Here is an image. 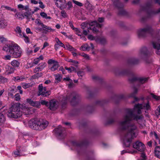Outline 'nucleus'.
Wrapping results in <instances>:
<instances>
[{"label":"nucleus","mask_w":160,"mask_h":160,"mask_svg":"<svg viewBox=\"0 0 160 160\" xmlns=\"http://www.w3.org/2000/svg\"><path fill=\"white\" fill-rule=\"evenodd\" d=\"M156 113L157 115H160V105L157 108Z\"/></svg>","instance_id":"052dcab7"},{"label":"nucleus","mask_w":160,"mask_h":160,"mask_svg":"<svg viewBox=\"0 0 160 160\" xmlns=\"http://www.w3.org/2000/svg\"><path fill=\"white\" fill-rule=\"evenodd\" d=\"M38 88V96L41 95L43 97H47L51 93L50 91H47L46 88L45 87H43L42 84L39 85Z\"/></svg>","instance_id":"0eeeda50"},{"label":"nucleus","mask_w":160,"mask_h":160,"mask_svg":"<svg viewBox=\"0 0 160 160\" xmlns=\"http://www.w3.org/2000/svg\"><path fill=\"white\" fill-rule=\"evenodd\" d=\"M152 31L151 26H148L145 28L139 30L138 31V35L139 37H144L146 34L150 33Z\"/></svg>","instance_id":"6e6552de"},{"label":"nucleus","mask_w":160,"mask_h":160,"mask_svg":"<svg viewBox=\"0 0 160 160\" xmlns=\"http://www.w3.org/2000/svg\"><path fill=\"white\" fill-rule=\"evenodd\" d=\"M8 25V22L5 19H1V24L0 25V28H4Z\"/></svg>","instance_id":"b1692460"},{"label":"nucleus","mask_w":160,"mask_h":160,"mask_svg":"<svg viewBox=\"0 0 160 160\" xmlns=\"http://www.w3.org/2000/svg\"><path fill=\"white\" fill-rule=\"evenodd\" d=\"M72 144L74 147L76 148V149L79 148H81L82 146V144L76 142H72Z\"/></svg>","instance_id":"c85d7f7f"},{"label":"nucleus","mask_w":160,"mask_h":160,"mask_svg":"<svg viewBox=\"0 0 160 160\" xmlns=\"http://www.w3.org/2000/svg\"><path fill=\"white\" fill-rule=\"evenodd\" d=\"M18 8L20 9L23 10H24V6L22 4H19L18 5Z\"/></svg>","instance_id":"0e129e2a"},{"label":"nucleus","mask_w":160,"mask_h":160,"mask_svg":"<svg viewBox=\"0 0 160 160\" xmlns=\"http://www.w3.org/2000/svg\"><path fill=\"white\" fill-rule=\"evenodd\" d=\"M12 66L14 68H18L20 65V62L17 60H13L11 62Z\"/></svg>","instance_id":"5701e85b"},{"label":"nucleus","mask_w":160,"mask_h":160,"mask_svg":"<svg viewBox=\"0 0 160 160\" xmlns=\"http://www.w3.org/2000/svg\"><path fill=\"white\" fill-rule=\"evenodd\" d=\"M28 122L30 127L34 130L41 131L45 129L48 124V122L42 119H32L29 121L23 122L25 125H26V122Z\"/></svg>","instance_id":"7ed1b4c3"},{"label":"nucleus","mask_w":160,"mask_h":160,"mask_svg":"<svg viewBox=\"0 0 160 160\" xmlns=\"http://www.w3.org/2000/svg\"><path fill=\"white\" fill-rule=\"evenodd\" d=\"M79 96L75 92H73L70 94H68L66 97L64 98L62 102L65 104L67 101L70 102L72 105H74V103L76 102L79 99Z\"/></svg>","instance_id":"423d86ee"},{"label":"nucleus","mask_w":160,"mask_h":160,"mask_svg":"<svg viewBox=\"0 0 160 160\" xmlns=\"http://www.w3.org/2000/svg\"><path fill=\"white\" fill-rule=\"evenodd\" d=\"M15 98L17 101H18L20 100V96L19 93H16L15 95Z\"/></svg>","instance_id":"6e6d98bb"},{"label":"nucleus","mask_w":160,"mask_h":160,"mask_svg":"<svg viewBox=\"0 0 160 160\" xmlns=\"http://www.w3.org/2000/svg\"><path fill=\"white\" fill-rule=\"evenodd\" d=\"M55 77V80L57 81H55L56 83H58L60 81L62 77L59 74H55L54 75Z\"/></svg>","instance_id":"2f4dec72"},{"label":"nucleus","mask_w":160,"mask_h":160,"mask_svg":"<svg viewBox=\"0 0 160 160\" xmlns=\"http://www.w3.org/2000/svg\"><path fill=\"white\" fill-rule=\"evenodd\" d=\"M59 105V102L57 101L52 99L50 100L49 103V108L52 110L57 109Z\"/></svg>","instance_id":"f8f14e48"},{"label":"nucleus","mask_w":160,"mask_h":160,"mask_svg":"<svg viewBox=\"0 0 160 160\" xmlns=\"http://www.w3.org/2000/svg\"><path fill=\"white\" fill-rule=\"evenodd\" d=\"M7 79L4 77L1 76L0 77V83H1L6 82H7Z\"/></svg>","instance_id":"e433bc0d"},{"label":"nucleus","mask_w":160,"mask_h":160,"mask_svg":"<svg viewBox=\"0 0 160 160\" xmlns=\"http://www.w3.org/2000/svg\"><path fill=\"white\" fill-rule=\"evenodd\" d=\"M138 89L136 87L134 88H133V92L132 93H131L130 95V97H133L134 98L135 101H134L132 102L133 103H134L135 101H137L138 100V98L136 97H135V95L136 93H137V92H138Z\"/></svg>","instance_id":"4be33fe9"},{"label":"nucleus","mask_w":160,"mask_h":160,"mask_svg":"<svg viewBox=\"0 0 160 160\" xmlns=\"http://www.w3.org/2000/svg\"><path fill=\"white\" fill-rule=\"evenodd\" d=\"M66 48L67 49L69 50L70 51H77V50L76 49L74 48L69 44L66 45Z\"/></svg>","instance_id":"c9c22d12"},{"label":"nucleus","mask_w":160,"mask_h":160,"mask_svg":"<svg viewBox=\"0 0 160 160\" xmlns=\"http://www.w3.org/2000/svg\"><path fill=\"white\" fill-rule=\"evenodd\" d=\"M57 6L60 9L66 8L67 7V3L65 0H57L55 2Z\"/></svg>","instance_id":"ddd939ff"},{"label":"nucleus","mask_w":160,"mask_h":160,"mask_svg":"<svg viewBox=\"0 0 160 160\" xmlns=\"http://www.w3.org/2000/svg\"><path fill=\"white\" fill-rule=\"evenodd\" d=\"M31 108H29L28 107L25 106H22V110L23 113L25 115L29 114H31Z\"/></svg>","instance_id":"6ab92c4d"},{"label":"nucleus","mask_w":160,"mask_h":160,"mask_svg":"<svg viewBox=\"0 0 160 160\" xmlns=\"http://www.w3.org/2000/svg\"><path fill=\"white\" fill-rule=\"evenodd\" d=\"M43 57L41 55L39 56V57L35 58L33 61V63L35 64H37L41 60H43Z\"/></svg>","instance_id":"393cba45"},{"label":"nucleus","mask_w":160,"mask_h":160,"mask_svg":"<svg viewBox=\"0 0 160 160\" xmlns=\"http://www.w3.org/2000/svg\"><path fill=\"white\" fill-rule=\"evenodd\" d=\"M71 62L72 63V65L76 67H77V65L78 64V62L75 60H73Z\"/></svg>","instance_id":"e2e57ef3"},{"label":"nucleus","mask_w":160,"mask_h":160,"mask_svg":"<svg viewBox=\"0 0 160 160\" xmlns=\"http://www.w3.org/2000/svg\"><path fill=\"white\" fill-rule=\"evenodd\" d=\"M88 38L90 40H95L97 42H98L102 44H104L106 42V39L104 38H102L99 39H96V38L93 36L92 35H89L88 36Z\"/></svg>","instance_id":"dca6fc26"},{"label":"nucleus","mask_w":160,"mask_h":160,"mask_svg":"<svg viewBox=\"0 0 160 160\" xmlns=\"http://www.w3.org/2000/svg\"><path fill=\"white\" fill-rule=\"evenodd\" d=\"M138 60L136 58L133 59L132 60L131 63L132 64H137L138 62Z\"/></svg>","instance_id":"5fc2aeb1"},{"label":"nucleus","mask_w":160,"mask_h":160,"mask_svg":"<svg viewBox=\"0 0 160 160\" xmlns=\"http://www.w3.org/2000/svg\"><path fill=\"white\" fill-rule=\"evenodd\" d=\"M41 104L43 105H45L46 106H49V103L48 102L46 101L45 100H42L41 101L40 104Z\"/></svg>","instance_id":"de8ad7c7"},{"label":"nucleus","mask_w":160,"mask_h":160,"mask_svg":"<svg viewBox=\"0 0 160 160\" xmlns=\"http://www.w3.org/2000/svg\"><path fill=\"white\" fill-rule=\"evenodd\" d=\"M153 135L156 139V141L157 142L160 138L158 137V134L156 132H154Z\"/></svg>","instance_id":"680f3d73"},{"label":"nucleus","mask_w":160,"mask_h":160,"mask_svg":"<svg viewBox=\"0 0 160 160\" xmlns=\"http://www.w3.org/2000/svg\"><path fill=\"white\" fill-rule=\"evenodd\" d=\"M77 74L79 77H82L84 75V72L82 71H79L77 72Z\"/></svg>","instance_id":"8fccbe9b"},{"label":"nucleus","mask_w":160,"mask_h":160,"mask_svg":"<svg viewBox=\"0 0 160 160\" xmlns=\"http://www.w3.org/2000/svg\"><path fill=\"white\" fill-rule=\"evenodd\" d=\"M42 70L41 68L39 66L37 67L34 69L33 70L34 72L36 73L37 72L41 71Z\"/></svg>","instance_id":"49530a36"},{"label":"nucleus","mask_w":160,"mask_h":160,"mask_svg":"<svg viewBox=\"0 0 160 160\" xmlns=\"http://www.w3.org/2000/svg\"><path fill=\"white\" fill-rule=\"evenodd\" d=\"M22 114V112L20 110V104L15 103L9 108L8 116L11 118H17L21 117Z\"/></svg>","instance_id":"20e7f679"},{"label":"nucleus","mask_w":160,"mask_h":160,"mask_svg":"<svg viewBox=\"0 0 160 160\" xmlns=\"http://www.w3.org/2000/svg\"><path fill=\"white\" fill-rule=\"evenodd\" d=\"M40 15L43 18L46 19H51V18L50 16H48L47 14L44 12H41L40 13Z\"/></svg>","instance_id":"c756f323"},{"label":"nucleus","mask_w":160,"mask_h":160,"mask_svg":"<svg viewBox=\"0 0 160 160\" xmlns=\"http://www.w3.org/2000/svg\"><path fill=\"white\" fill-rule=\"evenodd\" d=\"M5 68L6 71L7 72L8 74H11L14 71V69L13 68L8 65L5 66Z\"/></svg>","instance_id":"aec40b11"},{"label":"nucleus","mask_w":160,"mask_h":160,"mask_svg":"<svg viewBox=\"0 0 160 160\" xmlns=\"http://www.w3.org/2000/svg\"><path fill=\"white\" fill-rule=\"evenodd\" d=\"M35 22L38 26H41L42 27V26H44V24L39 19H37L36 20Z\"/></svg>","instance_id":"4c0bfd02"},{"label":"nucleus","mask_w":160,"mask_h":160,"mask_svg":"<svg viewBox=\"0 0 160 160\" xmlns=\"http://www.w3.org/2000/svg\"><path fill=\"white\" fill-rule=\"evenodd\" d=\"M81 49L83 51L89 50L90 49V47L87 44H85L81 47Z\"/></svg>","instance_id":"bb28decb"},{"label":"nucleus","mask_w":160,"mask_h":160,"mask_svg":"<svg viewBox=\"0 0 160 160\" xmlns=\"http://www.w3.org/2000/svg\"><path fill=\"white\" fill-rule=\"evenodd\" d=\"M146 49V48H143L142 50H141L140 51V52L139 54L140 56L142 58V57L146 55V53L144 52L143 51H145Z\"/></svg>","instance_id":"473e14b6"},{"label":"nucleus","mask_w":160,"mask_h":160,"mask_svg":"<svg viewBox=\"0 0 160 160\" xmlns=\"http://www.w3.org/2000/svg\"><path fill=\"white\" fill-rule=\"evenodd\" d=\"M81 56H82V57H84L85 58H86L87 59H89V56L87 54H86L84 53H83L81 55Z\"/></svg>","instance_id":"69168bd1"},{"label":"nucleus","mask_w":160,"mask_h":160,"mask_svg":"<svg viewBox=\"0 0 160 160\" xmlns=\"http://www.w3.org/2000/svg\"><path fill=\"white\" fill-rule=\"evenodd\" d=\"M4 8L8 10H10L11 11L14 12H17L16 9L12 8L9 7H8L7 6H6L4 7Z\"/></svg>","instance_id":"c03bdc74"},{"label":"nucleus","mask_w":160,"mask_h":160,"mask_svg":"<svg viewBox=\"0 0 160 160\" xmlns=\"http://www.w3.org/2000/svg\"><path fill=\"white\" fill-rule=\"evenodd\" d=\"M2 50L9 54L4 56V58L5 60H10L11 58H19L22 53L21 48L17 44L15 43L5 44L3 47Z\"/></svg>","instance_id":"f03ea898"},{"label":"nucleus","mask_w":160,"mask_h":160,"mask_svg":"<svg viewBox=\"0 0 160 160\" xmlns=\"http://www.w3.org/2000/svg\"><path fill=\"white\" fill-rule=\"evenodd\" d=\"M65 130L64 128H62L61 126L59 125L58 127L54 130L55 133L58 136H60L63 131Z\"/></svg>","instance_id":"a211bd4d"},{"label":"nucleus","mask_w":160,"mask_h":160,"mask_svg":"<svg viewBox=\"0 0 160 160\" xmlns=\"http://www.w3.org/2000/svg\"><path fill=\"white\" fill-rule=\"evenodd\" d=\"M14 80L16 81H22L23 80L24 78L22 76L21 77H14Z\"/></svg>","instance_id":"a18cd8bd"},{"label":"nucleus","mask_w":160,"mask_h":160,"mask_svg":"<svg viewBox=\"0 0 160 160\" xmlns=\"http://www.w3.org/2000/svg\"><path fill=\"white\" fill-rule=\"evenodd\" d=\"M5 118L3 115L1 113H0V123H3L5 121Z\"/></svg>","instance_id":"ea45409f"},{"label":"nucleus","mask_w":160,"mask_h":160,"mask_svg":"<svg viewBox=\"0 0 160 160\" xmlns=\"http://www.w3.org/2000/svg\"><path fill=\"white\" fill-rule=\"evenodd\" d=\"M81 26L83 29L87 28L88 29H92L93 32L95 33L98 31V30L96 28H101V25L98 24L97 21H94L89 23L86 22H83L81 24Z\"/></svg>","instance_id":"39448f33"},{"label":"nucleus","mask_w":160,"mask_h":160,"mask_svg":"<svg viewBox=\"0 0 160 160\" xmlns=\"http://www.w3.org/2000/svg\"><path fill=\"white\" fill-rule=\"evenodd\" d=\"M22 86L23 88L26 89L30 87V85L29 83H22Z\"/></svg>","instance_id":"09e8293b"},{"label":"nucleus","mask_w":160,"mask_h":160,"mask_svg":"<svg viewBox=\"0 0 160 160\" xmlns=\"http://www.w3.org/2000/svg\"><path fill=\"white\" fill-rule=\"evenodd\" d=\"M73 30L76 33L78 36H81V35H82V32H80L79 29L75 28Z\"/></svg>","instance_id":"58836bf2"},{"label":"nucleus","mask_w":160,"mask_h":160,"mask_svg":"<svg viewBox=\"0 0 160 160\" xmlns=\"http://www.w3.org/2000/svg\"><path fill=\"white\" fill-rule=\"evenodd\" d=\"M151 96L153 98L156 99V100H158L160 99V96H156L153 94H151Z\"/></svg>","instance_id":"4d7b16f0"},{"label":"nucleus","mask_w":160,"mask_h":160,"mask_svg":"<svg viewBox=\"0 0 160 160\" xmlns=\"http://www.w3.org/2000/svg\"><path fill=\"white\" fill-rule=\"evenodd\" d=\"M148 80L147 78H137L135 77L129 80L132 81H136L137 83H138L139 84H142L146 82Z\"/></svg>","instance_id":"4468645a"},{"label":"nucleus","mask_w":160,"mask_h":160,"mask_svg":"<svg viewBox=\"0 0 160 160\" xmlns=\"http://www.w3.org/2000/svg\"><path fill=\"white\" fill-rule=\"evenodd\" d=\"M114 4L118 10L119 14L123 15L125 13V11L123 8V6L120 3L119 0H113Z\"/></svg>","instance_id":"9d476101"},{"label":"nucleus","mask_w":160,"mask_h":160,"mask_svg":"<svg viewBox=\"0 0 160 160\" xmlns=\"http://www.w3.org/2000/svg\"><path fill=\"white\" fill-rule=\"evenodd\" d=\"M46 66V63L45 62H42L40 63L39 65V66L43 70Z\"/></svg>","instance_id":"37998d69"},{"label":"nucleus","mask_w":160,"mask_h":160,"mask_svg":"<svg viewBox=\"0 0 160 160\" xmlns=\"http://www.w3.org/2000/svg\"><path fill=\"white\" fill-rule=\"evenodd\" d=\"M21 151V150H20V151L17 150L16 151H15L14 152V154L15 155V157L17 156H21L23 155L22 154H21V153L20 152Z\"/></svg>","instance_id":"a19ab883"},{"label":"nucleus","mask_w":160,"mask_h":160,"mask_svg":"<svg viewBox=\"0 0 160 160\" xmlns=\"http://www.w3.org/2000/svg\"><path fill=\"white\" fill-rule=\"evenodd\" d=\"M48 63L50 65V69L52 71L57 70L59 67L58 62L52 59H49L48 61Z\"/></svg>","instance_id":"1a4fd4ad"},{"label":"nucleus","mask_w":160,"mask_h":160,"mask_svg":"<svg viewBox=\"0 0 160 160\" xmlns=\"http://www.w3.org/2000/svg\"><path fill=\"white\" fill-rule=\"evenodd\" d=\"M42 75V73L41 72L38 73L36 74L35 76L37 78H38L41 77Z\"/></svg>","instance_id":"338daca9"},{"label":"nucleus","mask_w":160,"mask_h":160,"mask_svg":"<svg viewBox=\"0 0 160 160\" xmlns=\"http://www.w3.org/2000/svg\"><path fill=\"white\" fill-rule=\"evenodd\" d=\"M155 156L157 158L160 159V147L159 146H157L154 150Z\"/></svg>","instance_id":"412c9836"},{"label":"nucleus","mask_w":160,"mask_h":160,"mask_svg":"<svg viewBox=\"0 0 160 160\" xmlns=\"http://www.w3.org/2000/svg\"><path fill=\"white\" fill-rule=\"evenodd\" d=\"M26 32L27 33L32 34V32L31 31L30 29L29 28H27L26 29Z\"/></svg>","instance_id":"774afa93"},{"label":"nucleus","mask_w":160,"mask_h":160,"mask_svg":"<svg viewBox=\"0 0 160 160\" xmlns=\"http://www.w3.org/2000/svg\"><path fill=\"white\" fill-rule=\"evenodd\" d=\"M61 13L62 16L63 17L65 18L67 17V14L65 11H64V10L62 11L61 12Z\"/></svg>","instance_id":"603ef678"},{"label":"nucleus","mask_w":160,"mask_h":160,"mask_svg":"<svg viewBox=\"0 0 160 160\" xmlns=\"http://www.w3.org/2000/svg\"><path fill=\"white\" fill-rule=\"evenodd\" d=\"M15 31L17 33H18L19 36L20 37H21L22 36V31L21 30V28L20 27H19L18 26L16 28V29H15Z\"/></svg>","instance_id":"f704fd0d"},{"label":"nucleus","mask_w":160,"mask_h":160,"mask_svg":"<svg viewBox=\"0 0 160 160\" xmlns=\"http://www.w3.org/2000/svg\"><path fill=\"white\" fill-rule=\"evenodd\" d=\"M150 108L149 102L147 101L142 104H136L133 110L131 109L126 110L123 116V120L119 122L121 128L122 130H127L123 132L121 137L125 146L127 147H129L132 139L136 138L138 135L137 126L135 124L131 123V121L133 120L137 121L140 125L141 128H143L145 126V121L143 119L142 116L135 115V113L136 112L140 114L141 113L142 109L148 111L150 110Z\"/></svg>","instance_id":"f257e3e1"},{"label":"nucleus","mask_w":160,"mask_h":160,"mask_svg":"<svg viewBox=\"0 0 160 160\" xmlns=\"http://www.w3.org/2000/svg\"><path fill=\"white\" fill-rule=\"evenodd\" d=\"M23 35L22 36L24 38V41L26 43H29V39L25 35V34L24 33H22Z\"/></svg>","instance_id":"79ce46f5"},{"label":"nucleus","mask_w":160,"mask_h":160,"mask_svg":"<svg viewBox=\"0 0 160 160\" xmlns=\"http://www.w3.org/2000/svg\"><path fill=\"white\" fill-rule=\"evenodd\" d=\"M27 102L29 103L30 105L33 107H39L40 105V102L38 101H34L31 99L28 98L27 100Z\"/></svg>","instance_id":"f3484780"},{"label":"nucleus","mask_w":160,"mask_h":160,"mask_svg":"<svg viewBox=\"0 0 160 160\" xmlns=\"http://www.w3.org/2000/svg\"><path fill=\"white\" fill-rule=\"evenodd\" d=\"M133 147L134 148L140 151H142L145 149L144 145L142 142L139 141H137L134 143L133 144Z\"/></svg>","instance_id":"9b49d317"},{"label":"nucleus","mask_w":160,"mask_h":160,"mask_svg":"<svg viewBox=\"0 0 160 160\" xmlns=\"http://www.w3.org/2000/svg\"><path fill=\"white\" fill-rule=\"evenodd\" d=\"M43 30L47 32H49L50 31H54V30L51 28L50 27H48L44 24V26H42V27Z\"/></svg>","instance_id":"a878e982"},{"label":"nucleus","mask_w":160,"mask_h":160,"mask_svg":"<svg viewBox=\"0 0 160 160\" xmlns=\"http://www.w3.org/2000/svg\"><path fill=\"white\" fill-rule=\"evenodd\" d=\"M38 3L40 4L39 7L43 9L45 8V5L43 4L42 2L40 0H39Z\"/></svg>","instance_id":"864d4df0"},{"label":"nucleus","mask_w":160,"mask_h":160,"mask_svg":"<svg viewBox=\"0 0 160 160\" xmlns=\"http://www.w3.org/2000/svg\"><path fill=\"white\" fill-rule=\"evenodd\" d=\"M9 90V94L12 96L13 95L12 93H14L16 92L15 88L14 87L13 88H11Z\"/></svg>","instance_id":"72a5a7b5"},{"label":"nucleus","mask_w":160,"mask_h":160,"mask_svg":"<svg viewBox=\"0 0 160 160\" xmlns=\"http://www.w3.org/2000/svg\"><path fill=\"white\" fill-rule=\"evenodd\" d=\"M128 71L127 70H124L122 72H120L118 74L119 75H124L127 74Z\"/></svg>","instance_id":"bf43d9fd"},{"label":"nucleus","mask_w":160,"mask_h":160,"mask_svg":"<svg viewBox=\"0 0 160 160\" xmlns=\"http://www.w3.org/2000/svg\"><path fill=\"white\" fill-rule=\"evenodd\" d=\"M152 45L153 48L155 49L156 50V53L157 54H160V42L159 41L157 42L153 41L152 42Z\"/></svg>","instance_id":"2eb2a0df"},{"label":"nucleus","mask_w":160,"mask_h":160,"mask_svg":"<svg viewBox=\"0 0 160 160\" xmlns=\"http://www.w3.org/2000/svg\"><path fill=\"white\" fill-rule=\"evenodd\" d=\"M22 16L23 17V18L25 17L28 19H29L32 17V14L28 12H27L22 14H21Z\"/></svg>","instance_id":"cd10ccee"},{"label":"nucleus","mask_w":160,"mask_h":160,"mask_svg":"<svg viewBox=\"0 0 160 160\" xmlns=\"http://www.w3.org/2000/svg\"><path fill=\"white\" fill-rule=\"evenodd\" d=\"M55 40L56 42L57 43V44L58 45L61 47H63V48H65V46L64 45V44L59 40V39L58 38H55Z\"/></svg>","instance_id":"7c9ffc66"},{"label":"nucleus","mask_w":160,"mask_h":160,"mask_svg":"<svg viewBox=\"0 0 160 160\" xmlns=\"http://www.w3.org/2000/svg\"><path fill=\"white\" fill-rule=\"evenodd\" d=\"M73 2L75 4L81 7L83 5V4L82 3H81L80 2H78L77 1L73 0Z\"/></svg>","instance_id":"3c124183"},{"label":"nucleus","mask_w":160,"mask_h":160,"mask_svg":"<svg viewBox=\"0 0 160 160\" xmlns=\"http://www.w3.org/2000/svg\"><path fill=\"white\" fill-rule=\"evenodd\" d=\"M69 83L68 84V87L69 88H71L74 86V84L72 82V80H71L70 82H69Z\"/></svg>","instance_id":"13d9d810"}]
</instances>
